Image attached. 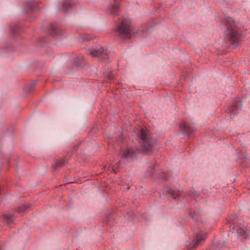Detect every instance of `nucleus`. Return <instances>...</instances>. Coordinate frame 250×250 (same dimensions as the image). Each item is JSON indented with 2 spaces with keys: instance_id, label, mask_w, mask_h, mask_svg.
<instances>
[{
  "instance_id": "9b49d317",
  "label": "nucleus",
  "mask_w": 250,
  "mask_h": 250,
  "mask_svg": "<svg viewBox=\"0 0 250 250\" xmlns=\"http://www.w3.org/2000/svg\"><path fill=\"white\" fill-rule=\"evenodd\" d=\"M3 221L7 224L13 222V217L12 215L9 214H3Z\"/></svg>"
},
{
  "instance_id": "7ed1b4c3",
  "label": "nucleus",
  "mask_w": 250,
  "mask_h": 250,
  "mask_svg": "<svg viewBox=\"0 0 250 250\" xmlns=\"http://www.w3.org/2000/svg\"><path fill=\"white\" fill-rule=\"evenodd\" d=\"M118 30L120 36L125 39H130L132 35L135 33L134 30L131 29L130 27V21H124L118 25Z\"/></svg>"
},
{
  "instance_id": "0eeeda50",
  "label": "nucleus",
  "mask_w": 250,
  "mask_h": 250,
  "mask_svg": "<svg viewBox=\"0 0 250 250\" xmlns=\"http://www.w3.org/2000/svg\"><path fill=\"white\" fill-rule=\"evenodd\" d=\"M90 54L93 57H101L103 58H105L108 53L107 50L101 47L99 49H92L90 51Z\"/></svg>"
},
{
  "instance_id": "a211bd4d",
  "label": "nucleus",
  "mask_w": 250,
  "mask_h": 250,
  "mask_svg": "<svg viewBox=\"0 0 250 250\" xmlns=\"http://www.w3.org/2000/svg\"><path fill=\"white\" fill-rule=\"evenodd\" d=\"M58 32V30L57 28H52L51 32H50V34H52V35H55V34H57Z\"/></svg>"
},
{
  "instance_id": "6e6552de",
  "label": "nucleus",
  "mask_w": 250,
  "mask_h": 250,
  "mask_svg": "<svg viewBox=\"0 0 250 250\" xmlns=\"http://www.w3.org/2000/svg\"><path fill=\"white\" fill-rule=\"evenodd\" d=\"M180 129L185 134L191 135L194 131L195 128L193 126H189L187 124L183 123L180 125Z\"/></svg>"
},
{
  "instance_id": "f03ea898",
  "label": "nucleus",
  "mask_w": 250,
  "mask_h": 250,
  "mask_svg": "<svg viewBox=\"0 0 250 250\" xmlns=\"http://www.w3.org/2000/svg\"><path fill=\"white\" fill-rule=\"evenodd\" d=\"M140 137L139 143L140 144L142 151L143 152H149L151 150L152 145L154 142L152 137L147 129L142 128L139 131Z\"/></svg>"
},
{
  "instance_id": "412c9836",
  "label": "nucleus",
  "mask_w": 250,
  "mask_h": 250,
  "mask_svg": "<svg viewBox=\"0 0 250 250\" xmlns=\"http://www.w3.org/2000/svg\"><path fill=\"white\" fill-rule=\"evenodd\" d=\"M108 79H109V80H111V79H112V76H108Z\"/></svg>"
},
{
  "instance_id": "f257e3e1",
  "label": "nucleus",
  "mask_w": 250,
  "mask_h": 250,
  "mask_svg": "<svg viewBox=\"0 0 250 250\" xmlns=\"http://www.w3.org/2000/svg\"><path fill=\"white\" fill-rule=\"evenodd\" d=\"M225 24L227 27L225 32L226 40L229 41L231 44L237 43L239 41V36L236 26L232 18H227L225 21Z\"/></svg>"
},
{
  "instance_id": "aec40b11",
  "label": "nucleus",
  "mask_w": 250,
  "mask_h": 250,
  "mask_svg": "<svg viewBox=\"0 0 250 250\" xmlns=\"http://www.w3.org/2000/svg\"><path fill=\"white\" fill-rule=\"evenodd\" d=\"M17 27H14L13 28H11V31L13 32V33H14V32H16L17 30Z\"/></svg>"
},
{
  "instance_id": "20e7f679",
  "label": "nucleus",
  "mask_w": 250,
  "mask_h": 250,
  "mask_svg": "<svg viewBox=\"0 0 250 250\" xmlns=\"http://www.w3.org/2000/svg\"><path fill=\"white\" fill-rule=\"evenodd\" d=\"M120 154L123 158L125 160H130L134 158L136 155V152L130 147H122L120 151Z\"/></svg>"
},
{
  "instance_id": "39448f33",
  "label": "nucleus",
  "mask_w": 250,
  "mask_h": 250,
  "mask_svg": "<svg viewBox=\"0 0 250 250\" xmlns=\"http://www.w3.org/2000/svg\"><path fill=\"white\" fill-rule=\"evenodd\" d=\"M119 1L114 0L107 7V13L111 15H118L119 13Z\"/></svg>"
},
{
  "instance_id": "dca6fc26",
  "label": "nucleus",
  "mask_w": 250,
  "mask_h": 250,
  "mask_svg": "<svg viewBox=\"0 0 250 250\" xmlns=\"http://www.w3.org/2000/svg\"><path fill=\"white\" fill-rule=\"evenodd\" d=\"M28 208H29L28 205H22L19 208V211L24 212L25 211V210H26V209H27Z\"/></svg>"
},
{
  "instance_id": "ddd939ff",
  "label": "nucleus",
  "mask_w": 250,
  "mask_h": 250,
  "mask_svg": "<svg viewBox=\"0 0 250 250\" xmlns=\"http://www.w3.org/2000/svg\"><path fill=\"white\" fill-rule=\"evenodd\" d=\"M72 4V2L71 0H65L62 3V7L64 9H67V8L71 7Z\"/></svg>"
},
{
  "instance_id": "6ab92c4d",
  "label": "nucleus",
  "mask_w": 250,
  "mask_h": 250,
  "mask_svg": "<svg viewBox=\"0 0 250 250\" xmlns=\"http://www.w3.org/2000/svg\"><path fill=\"white\" fill-rule=\"evenodd\" d=\"M240 235H242V234H244V233H245V231L244 229H241L240 231L238 232Z\"/></svg>"
},
{
  "instance_id": "f8f14e48",
  "label": "nucleus",
  "mask_w": 250,
  "mask_h": 250,
  "mask_svg": "<svg viewBox=\"0 0 250 250\" xmlns=\"http://www.w3.org/2000/svg\"><path fill=\"white\" fill-rule=\"evenodd\" d=\"M66 161L65 160L62 159L60 160V161H57L53 166V168L54 169L58 168V167H61V166H63V165L65 164Z\"/></svg>"
},
{
  "instance_id": "4468645a",
  "label": "nucleus",
  "mask_w": 250,
  "mask_h": 250,
  "mask_svg": "<svg viewBox=\"0 0 250 250\" xmlns=\"http://www.w3.org/2000/svg\"><path fill=\"white\" fill-rule=\"evenodd\" d=\"M119 164H111L108 166L107 170L109 171L116 172L117 169L119 167Z\"/></svg>"
},
{
  "instance_id": "2eb2a0df",
  "label": "nucleus",
  "mask_w": 250,
  "mask_h": 250,
  "mask_svg": "<svg viewBox=\"0 0 250 250\" xmlns=\"http://www.w3.org/2000/svg\"><path fill=\"white\" fill-rule=\"evenodd\" d=\"M199 193L195 191L194 189H190L188 193V195L191 197H196L199 195Z\"/></svg>"
},
{
  "instance_id": "423d86ee",
  "label": "nucleus",
  "mask_w": 250,
  "mask_h": 250,
  "mask_svg": "<svg viewBox=\"0 0 250 250\" xmlns=\"http://www.w3.org/2000/svg\"><path fill=\"white\" fill-rule=\"evenodd\" d=\"M241 108V104L239 100H236L229 108V112L232 115H236L238 113Z\"/></svg>"
},
{
  "instance_id": "9d476101",
  "label": "nucleus",
  "mask_w": 250,
  "mask_h": 250,
  "mask_svg": "<svg viewBox=\"0 0 250 250\" xmlns=\"http://www.w3.org/2000/svg\"><path fill=\"white\" fill-rule=\"evenodd\" d=\"M167 192L173 198H176L180 194V191L176 189H168Z\"/></svg>"
},
{
  "instance_id": "f3484780",
  "label": "nucleus",
  "mask_w": 250,
  "mask_h": 250,
  "mask_svg": "<svg viewBox=\"0 0 250 250\" xmlns=\"http://www.w3.org/2000/svg\"><path fill=\"white\" fill-rule=\"evenodd\" d=\"M26 4L29 7V8L30 10H32V9H33V6L34 4L32 1H27Z\"/></svg>"
},
{
  "instance_id": "1a4fd4ad",
  "label": "nucleus",
  "mask_w": 250,
  "mask_h": 250,
  "mask_svg": "<svg viewBox=\"0 0 250 250\" xmlns=\"http://www.w3.org/2000/svg\"><path fill=\"white\" fill-rule=\"evenodd\" d=\"M207 237V235L205 233H203V232H200V233H198L196 234L195 239L193 240L192 242V245L191 247L197 246L200 242L202 241L205 240Z\"/></svg>"
}]
</instances>
